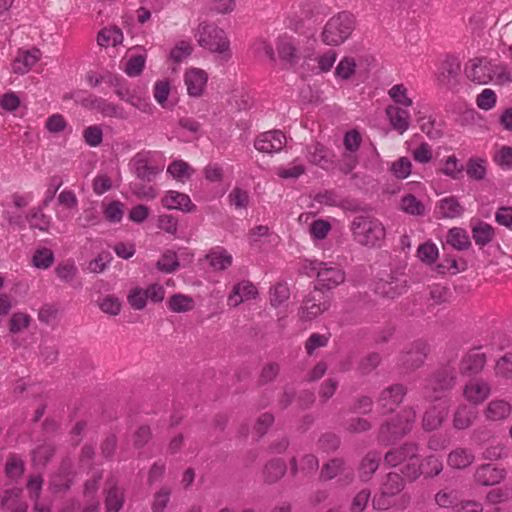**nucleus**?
Instances as JSON below:
<instances>
[{
    "instance_id": "f257e3e1",
    "label": "nucleus",
    "mask_w": 512,
    "mask_h": 512,
    "mask_svg": "<svg viewBox=\"0 0 512 512\" xmlns=\"http://www.w3.org/2000/svg\"><path fill=\"white\" fill-rule=\"evenodd\" d=\"M464 71L470 81L479 85L491 83L503 86L512 81L509 66L497 59H489L487 57L473 58L466 63Z\"/></svg>"
},
{
    "instance_id": "f03ea898",
    "label": "nucleus",
    "mask_w": 512,
    "mask_h": 512,
    "mask_svg": "<svg viewBox=\"0 0 512 512\" xmlns=\"http://www.w3.org/2000/svg\"><path fill=\"white\" fill-rule=\"evenodd\" d=\"M350 230L354 241L365 247H380L386 236V230L382 222L369 215L354 217Z\"/></svg>"
},
{
    "instance_id": "7ed1b4c3",
    "label": "nucleus",
    "mask_w": 512,
    "mask_h": 512,
    "mask_svg": "<svg viewBox=\"0 0 512 512\" xmlns=\"http://www.w3.org/2000/svg\"><path fill=\"white\" fill-rule=\"evenodd\" d=\"M195 38L199 46L217 54L222 61H228L232 57L230 40L226 32L213 23L199 24Z\"/></svg>"
},
{
    "instance_id": "20e7f679",
    "label": "nucleus",
    "mask_w": 512,
    "mask_h": 512,
    "mask_svg": "<svg viewBox=\"0 0 512 512\" xmlns=\"http://www.w3.org/2000/svg\"><path fill=\"white\" fill-rule=\"evenodd\" d=\"M384 461L392 467L402 465L401 471L409 479H416L421 474L418 447L415 444L391 449L385 454Z\"/></svg>"
},
{
    "instance_id": "39448f33",
    "label": "nucleus",
    "mask_w": 512,
    "mask_h": 512,
    "mask_svg": "<svg viewBox=\"0 0 512 512\" xmlns=\"http://www.w3.org/2000/svg\"><path fill=\"white\" fill-rule=\"evenodd\" d=\"M355 28V19L352 14L342 12L330 18L321 34L326 45L338 46L344 43Z\"/></svg>"
},
{
    "instance_id": "423d86ee",
    "label": "nucleus",
    "mask_w": 512,
    "mask_h": 512,
    "mask_svg": "<svg viewBox=\"0 0 512 512\" xmlns=\"http://www.w3.org/2000/svg\"><path fill=\"white\" fill-rule=\"evenodd\" d=\"M416 412L412 408L403 409L395 418L387 421L380 429L383 440L390 441L408 433L415 422Z\"/></svg>"
},
{
    "instance_id": "0eeeda50",
    "label": "nucleus",
    "mask_w": 512,
    "mask_h": 512,
    "mask_svg": "<svg viewBox=\"0 0 512 512\" xmlns=\"http://www.w3.org/2000/svg\"><path fill=\"white\" fill-rule=\"evenodd\" d=\"M311 270L316 273L317 289H333L345 281L344 271L336 264L324 262L311 263Z\"/></svg>"
},
{
    "instance_id": "6e6552de",
    "label": "nucleus",
    "mask_w": 512,
    "mask_h": 512,
    "mask_svg": "<svg viewBox=\"0 0 512 512\" xmlns=\"http://www.w3.org/2000/svg\"><path fill=\"white\" fill-rule=\"evenodd\" d=\"M276 50L284 69H294L303 57L299 40L286 34L278 37Z\"/></svg>"
},
{
    "instance_id": "1a4fd4ad",
    "label": "nucleus",
    "mask_w": 512,
    "mask_h": 512,
    "mask_svg": "<svg viewBox=\"0 0 512 512\" xmlns=\"http://www.w3.org/2000/svg\"><path fill=\"white\" fill-rule=\"evenodd\" d=\"M455 384V372L450 367H444L433 374L426 386V393L433 400L441 401L444 393L451 390Z\"/></svg>"
},
{
    "instance_id": "9d476101",
    "label": "nucleus",
    "mask_w": 512,
    "mask_h": 512,
    "mask_svg": "<svg viewBox=\"0 0 512 512\" xmlns=\"http://www.w3.org/2000/svg\"><path fill=\"white\" fill-rule=\"evenodd\" d=\"M407 289V279L401 272H392L379 278L375 283V293L381 297L394 299Z\"/></svg>"
},
{
    "instance_id": "9b49d317",
    "label": "nucleus",
    "mask_w": 512,
    "mask_h": 512,
    "mask_svg": "<svg viewBox=\"0 0 512 512\" xmlns=\"http://www.w3.org/2000/svg\"><path fill=\"white\" fill-rule=\"evenodd\" d=\"M330 307L329 299L320 292L309 293L298 312L299 320L311 322Z\"/></svg>"
},
{
    "instance_id": "f8f14e48",
    "label": "nucleus",
    "mask_w": 512,
    "mask_h": 512,
    "mask_svg": "<svg viewBox=\"0 0 512 512\" xmlns=\"http://www.w3.org/2000/svg\"><path fill=\"white\" fill-rule=\"evenodd\" d=\"M164 295L165 290L161 285L152 284L146 289L132 288L127 295V301L134 310H142L145 308L148 299L157 303L164 299Z\"/></svg>"
},
{
    "instance_id": "ddd939ff",
    "label": "nucleus",
    "mask_w": 512,
    "mask_h": 512,
    "mask_svg": "<svg viewBox=\"0 0 512 512\" xmlns=\"http://www.w3.org/2000/svg\"><path fill=\"white\" fill-rule=\"evenodd\" d=\"M286 144L285 135L279 131H267L262 133L255 140L256 150L262 153H274L281 151Z\"/></svg>"
},
{
    "instance_id": "4468645a",
    "label": "nucleus",
    "mask_w": 512,
    "mask_h": 512,
    "mask_svg": "<svg viewBox=\"0 0 512 512\" xmlns=\"http://www.w3.org/2000/svg\"><path fill=\"white\" fill-rule=\"evenodd\" d=\"M207 81V73L200 68L190 67L185 71L184 83L189 96L200 97L205 90Z\"/></svg>"
},
{
    "instance_id": "2eb2a0df",
    "label": "nucleus",
    "mask_w": 512,
    "mask_h": 512,
    "mask_svg": "<svg viewBox=\"0 0 512 512\" xmlns=\"http://www.w3.org/2000/svg\"><path fill=\"white\" fill-rule=\"evenodd\" d=\"M404 487V480L397 473H389L381 485V496L373 500V504L378 509H385L388 503L385 502V497H390L398 494Z\"/></svg>"
},
{
    "instance_id": "dca6fc26",
    "label": "nucleus",
    "mask_w": 512,
    "mask_h": 512,
    "mask_svg": "<svg viewBox=\"0 0 512 512\" xmlns=\"http://www.w3.org/2000/svg\"><path fill=\"white\" fill-rule=\"evenodd\" d=\"M490 393V384L479 378L471 379L463 388L464 398L475 405L485 401L489 397Z\"/></svg>"
},
{
    "instance_id": "f3484780",
    "label": "nucleus",
    "mask_w": 512,
    "mask_h": 512,
    "mask_svg": "<svg viewBox=\"0 0 512 512\" xmlns=\"http://www.w3.org/2000/svg\"><path fill=\"white\" fill-rule=\"evenodd\" d=\"M449 400H441L432 405L423 416V428L432 431L441 426L448 415Z\"/></svg>"
},
{
    "instance_id": "a211bd4d",
    "label": "nucleus",
    "mask_w": 512,
    "mask_h": 512,
    "mask_svg": "<svg viewBox=\"0 0 512 512\" xmlns=\"http://www.w3.org/2000/svg\"><path fill=\"white\" fill-rule=\"evenodd\" d=\"M161 204L168 210H180L183 212H193L196 210V205L193 204L187 194L175 190L165 192L161 198Z\"/></svg>"
},
{
    "instance_id": "6ab92c4d",
    "label": "nucleus",
    "mask_w": 512,
    "mask_h": 512,
    "mask_svg": "<svg viewBox=\"0 0 512 512\" xmlns=\"http://www.w3.org/2000/svg\"><path fill=\"white\" fill-rule=\"evenodd\" d=\"M406 394V389L403 385L395 384L385 388L379 397V406L384 413L394 411L402 402Z\"/></svg>"
},
{
    "instance_id": "aec40b11",
    "label": "nucleus",
    "mask_w": 512,
    "mask_h": 512,
    "mask_svg": "<svg viewBox=\"0 0 512 512\" xmlns=\"http://www.w3.org/2000/svg\"><path fill=\"white\" fill-rule=\"evenodd\" d=\"M258 295L257 288L250 281H241L235 284L227 298V304L231 307H237L241 303L255 299Z\"/></svg>"
},
{
    "instance_id": "412c9836",
    "label": "nucleus",
    "mask_w": 512,
    "mask_h": 512,
    "mask_svg": "<svg viewBox=\"0 0 512 512\" xmlns=\"http://www.w3.org/2000/svg\"><path fill=\"white\" fill-rule=\"evenodd\" d=\"M40 57L41 52L37 48L19 49L13 61L12 69L15 73L25 74L39 61Z\"/></svg>"
},
{
    "instance_id": "4be33fe9",
    "label": "nucleus",
    "mask_w": 512,
    "mask_h": 512,
    "mask_svg": "<svg viewBox=\"0 0 512 512\" xmlns=\"http://www.w3.org/2000/svg\"><path fill=\"white\" fill-rule=\"evenodd\" d=\"M386 115L390 125L400 134L408 130L410 125V113L405 107L389 105L386 108Z\"/></svg>"
},
{
    "instance_id": "5701e85b",
    "label": "nucleus",
    "mask_w": 512,
    "mask_h": 512,
    "mask_svg": "<svg viewBox=\"0 0 512 512\" xmlns=\"http://www.w3.org/2000/svg\"><path fill=\"white\" fill-rule=\"evenodd\" d=\"M474 454L470 449L457 447L447 456V465L452 469H465L473 463Z\"/></svg>"
},
{
    "instance_id": "b1692460",
    "label": "nucleus",
    "mask_w": 512,
    "mask_h": 512,
    "mask_svg": "<svg viewBox=\"0 0 512 512\" xmlns=\"http://www.w3.org/2000/svg\"><path fill=\"white\" fill-rule=\"evenodd\" d=\"M512 411L510 402L504 399L490 401L485 409V416L491 421H500L507 418Z\"/></svg>"
},
{
    "instance_id": "393cba45",
    "label": "nucleus",
    "mask_w": 512,
    "mask_h": 512,
    "mask_svg": "<svg viewBox=\"0 0 512 512\" xmlns=\"http://www.w3.org/2000/svg\"><path fill=\"white\" fill-rule=\"evenodd\" d=\"M475 478L482 485H495L504 478V470L486 464L477 469Z\"/></svg>"
},
{
    "instance_id": "a878e982",
    "label": "nucleus",
    "mask_w": 512,
    "mask_h": 512,
    "mask_svg": "<svg viewBox=\"0 0 512 512\" xmlns=\"http://www.w3.org/2000/svg\"><path fill=\"white\" fill-rule=\"evenodd\" d=\"M135 174L143 181L151 182L162 171V168L152 166L148 163L146 158L138 154L134 158Z\"/></svg>"
},
{
    "instance_id": "bb28decb",
    "label": "nucleus",
    "mask_w": 512,
    "mask_h": 512,
    "mask_svg": "<svg viewBox=\"0 0 512 512\" xmlns=\"http://www.w3.org/2000/svg\"><path fill=\"white\" fill-rule=\"evenodd\" d=\"M207 260L215 271H222L232 265L233 257L224 248L216 247L207 254Z\"/></svg>"
},
{
    "instance_id": "cd10ccee",
    "label": "nucleus",
    "mask_w": 512,
    "mask_h": 512,
    "mask_svg": "<svg viewBox=\"0 0 512 512\" xmlns=\"http://www.w3.org/2000/svg\"><path fill=\"white\" fill-rule=\"evenodd\" d=\"M426 357V345L423 343H416L412 348L402 355V364L408 369L419 367Z\"/></svg>"
},
{
    "instance_id": "c85d7f7f",
    "label": "nucleus",
    "mask_w": 512,
    "mask_h": 512,
    "mask_svg": "<svg viewBox=\"0 0 512 512\" xmlns=\"http://www.w3.org/2000/svg\"><path fill=\"white\" fill-rule=\"evenodd\" d=\"M58 203L62 210L57 212V218L67 220L72 217V210L77 207L78 199L73 191L63 190L58 196Z\"/></svg>"
},
{
    "instance_id": "c756f323",
    "label": "nucleus",
    "mask_w": 512,
    "mask_h": 512,
    "mask_svg": "<svg viewBox=\"0 0 512 512\" xmlns=\"http://www.w3.org/2000/svg\"><path fill=\"white\" fill-rule=\"evenodd\" d=\"M437 213L442 218H458L463 214V207L454 197H445L438 202Z\"/></svg>"
},
{
    "instance_id": "7c9ffc66",
    "label": "nucleus",
    "mask_w": 512,
    "mask_h": 512,
    "mask_svg": "<svg viewBox=\"0 0 512 512\" xmlns=\"http://www.w3.org/2000/svg\"><path fill=\"white\" fill-rule=\"evenodd\" d=\"M123 39L121 29L116 26L103 28L97 35V43L101 47H115L121 44Z\"/></svg>"
},
{
    "instance_id": "2f4dec72",
    "label": "nucleus",
    "mask_w": 512,
    "mask_h": 512,
    "mask_svg": "<svg viewBox=\"0 0 512 512\" xmlns=\"http://www.w3.org/2000/svg\"><path fill=\"white\" fill-rule=\"evenodd\" d=\"M381 461V454L378 452H369L362 459L359 467V477L363 481H368L376 472Z\"/></svg>"
},
{
    "instance_id": "473e14b6",
    "label": "nucleus",
    "mask_w": 512,
    "mask_h": 512,
    "mask_svg": "<svg viewBox=\"0 0 512 512\" xmlns=\"http://www.w3.org/2000/svg\"><path fill=\"white\" fill-rule=\"evenodd\" d=\"M1 505L11 512H27L28 509L27 503L21 499V491L17 489L6 491Z\"/></svg>"
},
{
    "instance_id": "72a5a7b5",
    "label": "nucleus",
    "mask_w": 512,
    "mask_h": 512,
    "mask_svg": "<svg viewBox=\"0 0 512 512\" xmlns=\"http://www.w3.org/2000/svg\"><path fill=\"white\" fill-rule=\"evenodd\" d=\"M307 159L322 168L331 163L330 152L320 143H314L307 147Z\"/></svg>"
},
{
    "instance_id": "f704fd0d",
    "label": "nucleus",
    "mask_w": 512,
    "mask_h": 512,
    "mask_svg": "<svg viewBox=\"0 0 512 512\" xmlns=\"http://www.w3.org/2000/svg\"><path fill=\"white\" fill-rule=\"evenodd\" d=\"M486 358L483 353L473 352L465 356L461 362L463 374H475L481 371L485 365Z\"/></svg>"
},
{
    "instance_id": "c9c22d12",
    "label": "nucleus",
    "mask_w": 512,
    "mask_h": 512,
    "mask_svg": "<svg viewBox=\"0 0 512 512\" xmlns=\"http://www.w3.org/2000/svg\"><path fill=\"white\" fill-rule=\"evenodd\" d=\"M475 418L474 408L471 406L462 404L454 413L453 425L456 429L462 430L468 428L473 419Z\"/></svg>"
},
{
    "instance_id": "e433bc0d",
    "label": "nucleus",
    "mask_w": 512,
    "mask_h": 512,
    "mask_svg": "<svg viewBox=\"0 0 512 512\" xmlns=\"http://www.w3.org/2000/svg\"><path fill=\"white\" fill-rule=\"evenodd\" d=\"M91 106L104 117L124 118L125 116L121 107L101 98L92 100Z\"/></svg>"
},
{
    "instance_id": "4c0bfd02",
    "label": "nucleus",
    "mask_w": 512,
    "mask_h": 512,
    "mask_svg": "<svg viewBox=\"0 0 512 512\" xmlns=\"http://www.w3.org/2000/svg\"><path fill=\"white\" fill-rule=\"evenodd\" d=\"M167 173L175 180L185 182L191 178L194 169L183 160H175L167 167Z\"/></svg>"
},
{
    "instance_id": "58836bf2",
    "label": "nucleus",
    "mask_w": 512,
    "mask_h": 512,
    "mask_svg": "<svg viewBox=\"0 0 512 512\" xmlns=\"http://www.w3.org/2000/svg\"><path fill=\"white\" fill-rule=\"evenodd\" d=\"M286 472V464L281 459L268 462L263 470V477L266 483H274L281 479Z\"/></svg>"
},
{
    "instance_id": "ea45409f",
    "label": "nucleus",
    "mask_w": 512,
    "mask_h": 512,
    "mask_svg": "<svg viewBox=\"0 0 512 512\" xmlns=\"http://www.w3.org/2000/svg\"><path fill=\"white\" fill-rule=\"evenodd\" d=\"M168 308L175 313H184L193 310L194 299L185 294H174L167 301Z\"/></svg>"
},
{
    "instance_id": "a19ab883",
    "label": "nucleus",
    "mask_w": 512,
    "mask_h": 512,
    "mask_svg": "<svg viewBox=\"0 0 512 512\" xmlns=\"http://www.w3.org/2000/svg\"><path fill=\"white\" fill-rule=\"evenodd\" d=\"M446 243L457 250H464L470 246V239L464 229L454 227L448 231Z\"/></svg>"
},
{
    "instance_id": "79ce46f5",
    "label": "nucleus",
    "mask_w": 512,
    "mask_h": 512,
    "mask_svg": "<svg viewBox=\"0 0 512 512\" xmlns=\"http://www.w3.org/2000/svg\"><path fill=\"white\" fill-rule=\"evenodd\" d=\"M472 236L477 245L484 246L492 240L494 230L491 225L480 222L473 227Z\"/></svg>"
},
{
    "instance_id": "37998d69",
    "label": "nucleus",
    "mask_w": 512,
    "mask_h": 512,
    "mask_svg": "<svg viewBox=\"0 0 512 512\" xmlns=\"http://www.w3.org/2000/svg\"><path fill=\"white\" fill-rule=\"evenodd\" d=\"M389 97L400 107H410L413 100L408 96V89L403 84L393 85L388 90Z\"/></svg>"
},
{
    "instance_id": "c03bdc74",
    "label": "nucleus",
    "mask_w": 512,
    "mask_h": 512,
    "mask_svg": "<svg viewBox=\"0 0 512 512\" xmlns=\"http://www.w3.org/2000/svg\"><path fill=\"white\" fill-rule=\"evenodd\" d=\"M103 214L107 221L111 223H119L124 215V204L120 201L104 203Z\"/></svg>"
},
{
    "instance_id": "a18cd8bd",
    "label": "nucleus",
    "mask_w": 512,
    "mask_h": 512,
    "mask_svg": "<svg viewBox=\"0 0 512 512\" xmlns=\"http://www.w3.org/2000/svg\"><path fill=\"white\" fill-rule=\"evenodd\" d=\"M122 100L145 113L150 112L152 107L148 97L141 96L134 90H127L126 96H122Z\"/></svg>"
},
{
    "instance_id": "49530a36",
    "label": "nucleus",
    "mask_w": 512,
    "mask_h": 512,
    "mask_svg": "<svg viewBox=\"0 0 512 512\" xmlns=\"http://www.w3.org/2000/svg\"><path fill=\"white\" fill-rule=\"evenodd\" d=\"M441 164V172L452 179H457L463 171V166L454 155L442 159Z\"/></svg>"
},
{
    "instance_id": "de8ad7c7",
    "label": "nucleus",
    "mask_w": 512,
    "mask_h": 512,
    "mask_svg": "<svg viewBox=\"0 0 512 512\" xmlns=\"http://www.w3.org/2000/svg\"><path fill=\"white\" fill-rule=\"evenodd\" d=\"M400 207L404 212L411 215H423L425 212L422 202L411 194L402 197Z\"/></svg>"
},
{
    "instance_id": "09e8293b",
    "label": "nucleus",
    "mask_w": 512,
    "mask_h": 512,
    "mask_svg": "<svg viewBox=\"0 0 512 512\" xmlns=\"http://www.w3.org/2000/svg\"><path fill=\"white\" fill-rule=\"evenodd\" d=\"M57 277L65 282L70 283L76 277L78 270L73 261H64L57 265L55 268Z\"/></svg>"
},
{
    "instance_id": "8fccbe9b",
    "label": "nucleus",
    "mask_w": 512,
    "mask_h": 512,
    "mask_svg": "<svg viewBox=\"0 0 512 512\" xmlns=\"http://www.w3.org/2000/svg\"><path fill=\"white\" fill-rule=\"evenodd\" d=\"M97 302L100 310L108 315L116 316L121 311V302L113 295H106L99 298Z\"/></svg>"
},
{
    "instance_id": "3c124183",
    "label": "nucleus",
    "mask_w": 512,
    "mask_h": 512,
    "mask_svg": "<svg viewBox=\"0 0 512 512\" xmlns=\"http://www.w3.org/2000/svg\"><path fill=\"white\" fill-rule=\"evenodd\" d=\"M290 297V290L286 284H276L270 291V302L273 307H279Z\"/></svg>"
},
{
    "instance_id": "603ef678",
    "label": "nucleus",
    "mask_w": 512,
    "mask_h": 512,
    "mask_svg": "<svg viewBox=\"0 0 512 512\" xmlns=\"http://www.w3.org/2000/svg\"><path fill=\"white\" fill-rule=\"evenodd\" d=\"M487 161L484 159H470L467 163L466 172L470 178L482 180L486 175Z\"/></svg>"
},
{
    "instance_id": "864d4df0",
    "label": "nucleus",
    "mask_w": 512,
    "mask_h": 512,
    "mask_svg": "<svg viewBox=\"0 0 512 512\" xmlns=\"http://www.w3.org/2000/svg\"><path fill=\"white\" fill-rule=\"evenodd\" d=\"M390 170L398 179H405L411 174L412 163L407 157H400L391 164Z\"/></svg>"
},
{
    "instance_id": "5fc2aeb1",
    "label": "nucleus",
    "mask_w": 512,
    "mask_h": 512,
    "mask_svg": "<svg viewBox=\"0 0 512 512\" xmlns=\"http://www.w3.org/2000/svg\"><path fill=\"white\" fill-rule=\"evenodd\" d=\"M157 268L164 273H171L179 267L177 256L172 251L165 252L156 264Z\"/></svg>"
},
{
    "instance_id": "6e6d98bb",
    "label": "nucleus",
    "mask_w": 512,
    "mask_h": 512,
    "mask_svg": "<svg viewBox=\"0 0 512 512\" xmlns=\"http://www.w3.org/2000/svg\"><path fill=\"white\" fill-rule=\"evenodd\" d=\"M170 94V82L168 80H158L153 86V96L156 102L163 108L166 107L167 99Z\"/></svg>"
},
{
    "instance_id": "4d7b16f0",
    "label": "nucleus",
    "mask_w": 512,
    "mask_h": 512,
    "mask_svg": "<svg viewBox=\"0 0 512 512\" xmlns=\"http://www.w3.org/2000/svg\"><path fill=\"white\" fill-rule=\"evenodd\" d=\"M192 53V45L189 41L181 40L176 43L170 52V58L176 63L182 62Z\"/></svg>"
},
{
    "instance_id": "13d9d810",
    "label": "nucleus",
    "mask_w": 512,
    "mask_h": 512,
    "mask_svg": "<svg viewBox=\"0 0 512 512\" xmlns=\"http://www.w3.org/2000/svg\"><path fill=\"white\" fill-rule=\"evenodd\" d=\"M54 260L53 252L50 249H38L33 255V265L40 269H47Z\"/></svg>"
},
{
    "instance_id": "bf43d9fd",
    "label": "nucleus",
    "mask_w": 512,
    "mask_h": 512,
    "mask_svg": "<svg viewBox=\"0 0 512 512\" xmlns=\"http://www.w3.org/2000/svg\"><path fill=\"white\" fill-rule=\"evenodd\" d=\"M123 504L122 491L113 487L109 489L106 496V507L109 512H118Z\"/></svg>"
},
{
    "instance_id": "052dcab7",
    "label": "nucleus",
    "mask_w": 512,
    "mask_h": 512,
    "mask_svg": "<svg viewBox=\"0 0 512 512\" xmlns=\"http://www.w3.org/2000/svg\"><path fill=\"white\" fill-rule=\"evenodd\" d=\"M83 138L89 146H99L103 139V132L101 127L98 125L88 126L83 131Z\"/></svg>"
},
{
    "instance_id": "680f3d73",
    "label": "nucleus",
    "mask_w": 512,
    "mask_h": 512,
    "mask_svg": "<svg viewBox=\"0 0 512 512\" xmlns=\"http://www.w3.org/2000/svg\"><path fill=\"white\" fill-rule=\"evenodd\" d=\"M171 490L167 487H162L155 493L152 502L153 512H164L167 504L169 503Z\"/></svg>"
},
{
    "instance_id": "e2e57ef3",
    "label": "nucleus",
    "mask_w": 512,
    "mask_h": 512,
    "mask_svg": "<svg viewBox=\"0 0 512 512\" xmlns=\"http://www.w3.org/2000/svg\"><path fill=\"white\" fill-rule=\"evenodd\" d=\"M495 373L503 378H512V353H506L496 362Z\"/></svg>"
},
{
    "instance_id": "0e129e2a",
    "label": "nucleus",
    "mask_w": 512,
    "mask_h": 512,
    "mask_svg": "<svg viewBox=\"0 0 512 512\" xmlns=\"http://www.w3.org/2000/svg\"><path fill=\"white\" fill-rule=\"evenodd\" d=\"M496 100V93L492 89L486 88L477 96L476 103L480 109L487 111L496 105Z\"/></svg>"
},
{
    "instance_id": "69168bd1",
    "label": "nucleus",
    "mask_w": 512,
    "mask_h": 512,
    "mask_svg": "<svg viewBox=\"0 0 512 512\" xmlns=\"http://www.w3.org/2000/svg\"><path fill=\"white\" fill-rule=\"evenodd\" d=\"M417 256L421 261L431 264L438 257V248L432 243H424L419 246Z\"/></svg>"
},
{
    "instance_id": "338daca9",
    "label": "nucleus",
    "mask_w": 512,
    "mask_h": 512,
    "mask_svg": "<svg viewBox=\"0 0 512 512\" xmlns=\"http://www.w3.org/2000/svg\"><path fill=\"white\" fill-rule=\"evenodd\" d=\"M228 198H229L230 204L237 209L246 208L249 203L248 192L245 190H242L240 188H234L230 192Z\"/></svg>"
},
{
    "instance_id": "774afa93",
    "label": "nucleus",
    "mask_w": 512,
    "mask_h": 512,
    "mask_svg": "<svg viewBox=\"0 0 512 512\" xmlns=\"http://www.w3.org/2000/svg\"><path fill=\"white\" fill-rule=\"evenodd\" d=\"M494 161L503 169L512 168V147L502 146L494 155Z\"/></svg>"
}]
</instances>
